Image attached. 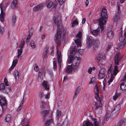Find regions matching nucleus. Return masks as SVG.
Masks as SVG:
<instances>
[{
  "label": "nucleus",
  "instance_id": "nucleus-42",
  "mask_svg": "<svg viewBox=\"0 0 126 126\" xmlns=\"http://www.w3.org/2000/svg\"><path fill=\"white\" fill-rule=\"evenodd\" d=\"M25 44V42L23 41L21 42L20 44L19 45V47L20 49H22L24 47Z\"/></svg>",
  "mask_w": 126,
  "mask_h": 126
},
{
  "label": "nucleus",
  "instance_id": "nucleus-4",
  "mask_svg": "<svg viewBox=\"0 0 126 126\" xmlns=\"http://www.w3.org/2000/svg\"><path fill=\"white\" fill-rule=\"evenodd\" d=\"M106 19H107L101 17L98 19L101 31H102L104 29V25L105 24L107 21Z\"/></svg>",
  "mask_w": 126,
  "mask_h": 126
},
{
  "label": "nucleus",
  "instance_id": "nucleus-6",
  "mask_svg": "<svg viewBox=\"0 0 126 126\" xmlns=\"http://www.w3.org/2000/svg\"><path fill=\"white\" fill-rule=\"evenodd\" d=\"M81 32H79L76 35L77 39L75 40V43L76 44L78 47H81L80 39L81 36Z\"/></svg>",
  "mask_w": 126,
  "mask_h": 126
},
{
  "label": "nucleus",
  "instance_id": "nucleus-56",
  "mask_svg": "<svg viewBox=\"0 0 126 126\" xmlns=\"http://www.w3.org/2000/svg\"><path fill=\"white\" fill-rule=\"evenodd\" d=\"M65 0H59V2L60 5H62L64 2Z\"/></svg>",
  "mask_w": 126,
  "mask_h": 126
},
{
  "label": "nucleus",
  "instance_id": "nucleus-26",
  "mask_svg": "<svg viewBox=\"0 0 126 126\" xmlns=\"http://www.w3.org/2000/svg\"><path fill=\"white\" fill-rule=\"evenodd\" d=\"M43 79L42 73L39 71L38 73V81L39 82H41L42 81Z\"/></svg>",
  "mask_w": 126,
  "mask_h": 126
},
{
  "label": "nucleus",
  "instance_id": "nucleus-48",
  "mask_svg": "<svg viewBox=\"0 0 126 126\" xmlns=\"http://www.w3.org/2000/svg\"><path fill=\"white\" fill-rule=\"evenodd\" d=\"M0 8L1 9V13L0 14V16L4 17V15L5 13H4L3 11L2 8L1 6H0Z\"/></svg>",
  "mask_w": 126,
  "mask_h": 126
},
{
  "label": "nucleus",
  "instance_id": "nucleus-20",
  "mask_svg": "<svg viewBox=\"0 0 126 126\" xmlns=\"http://www.w3.org/2000/svg\"><path fill=\"white\" fill-rule=\"evenodd\" d=\"M41 103L40 107L42 109L49 108L48 105H47L45 102H44V101H42Z\"/></svg>",
  "mask_w": 126,
  "mask_h": 126
},
{
  "label": "nucleus",
  "instance_id": "nucleus-18",
  "mask_svg": "<svg viewBox=\"0 0 126 126\" xmlns=\"http://www.w3.org/2000/svg\"><path fill=\"white\" fill-rule=\"evenodd\" d=\"M120 106L119 104L116 105L112 111L113 113H118L120 109Z\"/></svg>",
  "mask_w": 126,
  "mask_h": 126
},
{
  "label": "nucleus",
  "instance_id": "nucleus-61",
  "mask_svg": "<svg viewBox=\"0 0 126 126\" xmlns=\"http://www.w3.org/2000/svg\"><path fill=\"white\" fill-rule=\"evenodd\" d=\"M48 47L47 46H46L45 48V52L47 53L48 51Z\"/></svg>",
  "mask_w": 126,
  "mask_h": 126
},
{
  "label": "nucleus",
  "instance_id": "nucleus-60",
  "mask_svg": "<svg viewBox=\"0 0 126 126\" xmlns=\"http://www.w3.org/2000/svg\"><path fill=\"white\" fill-rule=\"evenodd\" d=\"M39 96L40 98H41L43 96V93L42 92L40 93H39Z\"/></svg>",
  "mask_w": 126,
  "mask_h": 126
},
{
  "label": "nucleus",
  "instance_id": "nucleus-25",
  "mask_svg": "<svg viewBox=\"0 0 126 126\" xmlns=\"http://www.w3.org/2000/svg\"><path fill=\"white\" fill-rule=\"evenodd\" d=\"M73 69L72 67L71 66L68 65L65 70V72L67 73H69L72 72Z\"/></svg>",
  "mask_w": 126,
  "mask_h": 126
},
{
  "label": "nucleus",
  "instance_id": "nucleus-21",
  "mask_svg": "<svg viewBox=\"0 0 126 126\" xmlns=\"http://www.w3.org/2000/svg\"><path fill=\"white\" fill-rule=\"evenodd\" d=\"M18 62V60L16 59L14 60L12 63V65L9 68V69L10 70L13 69L16 65Z\"/></svg>",
  "mask_w": 126,
  "mask_h": 126
},
{
  "label": "nucleus",
  "instance_id": "nucleus-33",
  "mask_svg": "<svg viewBox=\"0 0 126 126\" xmlns=\"http://www.w3.org/2000/svg\"><path fill=\"white\" fill-rule=\"evenodd\" d=\"M79 22L76 19H75L73 21L72 23V27H74L75 26L78 25Z\"/></svg>",
  "mask_w": 126,
  "mask_h": 126
},
{
  "label": "nucleus",
  "instance_id": "nucleus-2",
  "mask_svg": "<svg viewBox=\"0 0 126 126\" xmlns=\"http://www.w3.org/2000/svg\"><path fill=\"white\" fill-rule=\"evenodd\" d=\"M76 47H72L70 48V55L69 56L67 60L69 63H71L72 59L75 56H76L75 54L77 51Z\"/></svg>",
  "mask_w": 126,
  "mask_h": 126
},
{
  "label": "nucleus",
  "instance_id": "nucleus-1",
  "mask_svg": "<svg viewBox=\"0 0 126 126\" xmlns=\"http://www.w3.org/2000/svg\"><path fill=\"white\" fill-rule=\"evenodd\" d=\"M53 20L54 23L57 26L58 28L56 34L55 35V41L57 45L59 46L60 44L61 41V30L60 29L62 28V25L61 17L59 16L57 17L55 16L53 18Z\"/></svg>",
  "mask_w": 126,
  "mask_h": 126
},
{
  "label": "nucleus",
  "instance_id": "nucleus-10",
  "mask_svg": "<svg viewBox=\"0 0 126 126\" xmlns=\"http://www.w3.org/2000/svg\"><path fill=\"white\" fill-rule=\"evenodd\" d=\"M101 14V17L107 19L108 16L107 10L105 8H103L102 9Z\"/></svg>",
  "mask_w": 126,
  "mask_h": 126
},
{
  "label": "nucleus",
  "instance_id": "nucleus-47",
  "mask_svg": "<svg viewBox=\"0 0 126 126\" xmlns=\"http://www.w3.org/2000/svg\"><path fill=\"white\" fill-rule=\"evenodd\" d=\"M56 55L57 58L61 57V54L60 52V51L58 50L57 52Z\"/></svg>",
  "mask_w": 126,
  "mask_h": 126
},
{
  "label": "nucleus",
  "instance_id": "nucleus-30",
  "mask_svg": "<svg viewBox=\"0 0 126 126\" xmlns=\"http://www.w3.org/2000/svg\"><path fill=\"white\" fill-rule=\"evenodd\" d=\"M53 122L52 120H49L47 121L45 123L46 126H51L53 124Z\"/></svg>",
  "mask_w": 126,
  "mask_h": 126
},
{
  "label": "nucleus",
  "instance_id": "nucleus-45",
  "mask_svg": "<svg viewBox=\"0 0 126 126\" xmlns=\"http://www.w3.org/2000/svg\"><path fill=\"white\" fill-rule=\"evenodd\" d=\"M120 94L116 93L114 96H113V99L115 100L117 98L120 96Z\"/></svg>",
  "mask_w": 126,
  "mask_h": 126
},
{
  "label": "nucleus",
  "instance_id": "nucleus-11",
  "mask_svg": "<svg viewBox=\"0 0 126 126\" xmlns=\"http://www.w3.org/2000/svg\"><path fill=\"white\" fill-rule=\"evenodd\" d=\"M119 3H118L117 4V5H118V12H117L115 14V16L113 17V20L114 22H117L120 19V14L119 12L120 11L119 7L118 5V4H119Z\"/></svg>",
  "mask_w": 126,
  "mask_h": 126
},
{
  "label": "nucleus",
  "instance_id": "nucleus-32",
  "mask_svg": "<svg viewBox=\"0 0 126 126\" xmlns=\"http://www.w3.org/2000/svg\"><path fill=\"white\" fill-rule=\"evenodd\" d=\"M94 91L95 94V95L99 94V91L98 86L96 85L94 88Z\"/></svg>",
  "mask_w": 126,
  "mask_h": 126
},
{
  "label": "nucleus",
  "instance_id": "nucleus-14",
  "mask_svg": "<svg viewBox=\"0 0 126 126\" xmlns=\"http://www.w3.org/2000/svg\"><path fill=\"white\" fill-rule=\"evenodd\" d=\"M100 27H98L96 29L91 31V33L93 35L96 36L99 35L100 32Z\"/></svg>",
  "mask_w": 126,
  "mask_h": 126
},
{
  "label": "nucleus",
  "instance_id": "nucleus-44",
  "mask_svg": "<svg viewBox=\"0 0 126 126\" xmlns=\"http://www.w3.org/2000/svg\"><path fill=\"white\" fill-rule=\"evenodd\" d=\"M61 114V112L58 110H57L56 112V116L57 119L59 118Z\"/></svg>",
  "mask_w": 126,
  "mask_h": 126
},
{
  "label": "nucleus",
  "instance_id": "nucleus-22",
  "mask_svg": "<svg viewBox=\"0 0 126 126\" xmlns=\"http://www.w3.org/2000/svg\"><path fill=\"white\" fill-rule=\"evenodd\" d=\"M43 86L45 89L48 90L49 89V86L48 83L46 81H44L42 83Z\"/></svg>",
  "mask_w": 126,
  "mask_h": 126
},
{
  "label": "nucleus",
  "instance_id": "nucleus-38",
  "mask_svg": "<svg viewBox=\"0 0 126 126\" xmlns=\"http://www.w3.org/2000/svg\"><path fill=\"white\" fill-rule=\"evenodd\" d=\"M29 45L33 48H34L36 47V45L34 44V42L33 41H30Z\"/></svg>",
  "mask_w": 126,
  "mask_h": 126
},
{
  "label": "nucleus",
  "instance_id": "nucleus-24",
  "mask_svg": "<svg viewBox=\"0 0 126 126\" xmlns=\"http://www.w3.org/2000/svg\"><path fill=\"white\" fill-rule=\"evenodd\" d=\"M18 2L17 0H14L11 4V7L13 8H16L17 4Z\"/></svg>",
  "mask_w": 126,
  "mask_h": 126
},
{
  "label": "nucleus",
  "instance_id": "nucleus-16",
  "mask_svg": "<svg viewBox=\"0 0 126 126\" xmlns=\"http://www.w3.org/2000/svg\"><path fill=\"white\" fill-rule=\"evenodd\" d=\"M102 102H95L94 103V107L95 110H97L100 107H102Z\"/></svg>",
  "mask_w": 126,
  "mask_h": 126
},
{
  "label": "nucleus",
  "instance_id": "nucleus-17",
  "mask_svg": "<svg viewBox=\"0 0 126 126\" xmlns=\"http://www.w3.org/2000/svg\"><path fill=\"white\" fill-rule=\"evenodd\" d=\"M113 33L112 31L111 30H109L107 32V36L109 38L111 39L113 37Z\"/></svg>",
  "mask_w": 126,
  "mask_h": 126
},
{
  "label": "nucleus",
  "instance_id": "nucleus-12",
  "mask_svg": "<svg viewBox=\"0 0 126 126\" xmlns=\"http://www.w3.org/2000/svg\"><path fill=\"white\" fill-rule=\"evenodd\" d=\"M6 103L5 98L2 96L0 95V105L1 107L5 106Z\"/></svg>",
  "mask_w": 126,
  "mask_h": 126
},
{
  "label": "nucleus",
  "instance_id": "nucleus-27",
  "mask_svg": "<svg viewBox=\"0 0 126 126\" xmlns=\"http://www.w3.org/2000/svg\"><path fill=\"white\" fill-rule=\"evenodd\" d=\"M10 88H5L4 85V83H1L0 85V90H7V89L10 90Z\"/></svg>",
  "mask_w": 126,
  "mask_h": 126
},
{
  "label": "nucleus",
  "instance_id": "nucleus-15",
  "mask_svg": "<svg viewBox=\"0 0 126 126\" xmlns=\"http://www.w3.org/2000/svg\"><path fill=\"white\" fill-rule=\"evenodd\" d=\"M119 53L118 52L116 54L115 56L114 61L116 65H118L120 62V59L119 58Z\"/></svg>",
  "mask_w": 126,
  "mask_h": 126
},
{
  "label": "nucleus",
  "instance_id": "nucleus-59",
  "mask_svg": "<svg viewBox=\"0 0 126 126\" xmlns=\"http://www.w3.org/2000/svg\"><path fill=\"white\" fill-rule=\"evenodd\" d=\"M113 0H108L107 1V2L109 5H110V4H112L113 3Z\"/></svg>",
  "mask_w": 126,
  "mask_h": 126
},
{
  "label": "nucleus",
  "instance_id": "nucleus-31",
  "mask_svg": "<svg viewBox=\"0 0 126 126\" xmlns=\"http://www.w3.org/2000/svg\"><path fill=\"white\" fill-rule=\"evenodd\" d=\"M24 101V96H23V98L22 99V100L20 103V105L18 107V108L17 109V111H19L21 109L22 106L23 104V102Z\"/></svg>",
  "mask_w": 126,
  "mask_h": 126
},
{
  "label": "nucleus",
  "instance_id": "nucleus-23",
  "mask_svg": "<svg viewBox=\"0 0 126 126\" xmlns=\"http://www.w3.org/2000/svg\"><path fill=\"white\" fill-rule=\"evenodd\" d=\"M14 75L16 80L18 79L19 78V73L17 70H15L14 72Z\"/></svg>",
  "mask_w": 126,
  "mask_h": 126
},
{
  "label": "nucleus",
  "instance_id": "nucleus-53",
  "mask_svg": "<svg viewBox=\"0 0 126 126\" xmlns=\"http://www.w3.org/2000/svg\"><path fill=\"white\" fill-rule=\"evenodd\" d=\"M53 68L54 70H55L57 68L56 62L55 61H53Z\"/></svg>",
  "mask_w": 126,
  "mask_h": 126
},
{
  "label": "nucleus",
  "instance_id": "nucleus-51",
  "mask_svg": "<svg viewBox=\"0 0 126 126\" xmlns=\"http://www.w3.org/2000/svg\"><path fill=\"white\" fill-rule=\"evenodd\" d=\"M8 81L7 79L6 78H5L4 79V83L6 86H8L9 84L8 83Z\"/></svg>",
  "mask_w": 126,
  "mask_h": 126
},
{
  "label": "nucleus",
  "instance_id": "nucleus-62",
  "mask_svg": "<svg viewBox=\"0 0 126 126\" xmlns=\"http://www.w3.org/2000/svg\"><path fill=\"white\" fill-rule=\"evenodd\" d=\"M30 38L29 36H28L26 39V42L27 43H28L29 41L30 40Z\"/></svg>",
  "mask_w": 126,
  "mask_h": 126
},
{
  "label": "nucleus",
  "instance_id": "nucleus-36",
  "mask_svg": "<svg viewBox=\"0 0 126 126\" xmlns=\"http://www.w3.org/2000/svg\"><path fill=\"white\" fill-rule=\"evenodd\" d=\"M16 21V16H14L12 18V25L14 26Z\"/></svg>",
  "mask_w": 126,
  "mask_h": 126
},
{
  "label": "nucleus",
  "instance_id": "nucleus-9",
  "mask_svg": "<svg viewBox=\"0 0 126 126\" xmlns=\"http://www.w3.org/2000/svg\"><path fill=\"white\" fill-rule=\"evenodd\" d=\"M105 54L103 52H100L98 53L96 57L98 61L104 59L105 58Z\"/></svg>",
  "mask_w": 126,
  "mask_h": 126
},
{
  "label": "nucleus",
  "instance_id": "nucleus-19",
  "mask_svg": "<svg viewBox=\"0 0 126 126\" xmlns=\"http://www.w3.org/2000/svg\"><path fill=\"white\" fill-rule=\"evenodd\" d=\"M43 4H40L34 7L33 9L34 11H37L41 9L43 7Z\"/></svg>",
  "mask_w": 126,
  "mask_h": 126
},
{
  "label": "nucleus",
  "instance_id": "nucleus-49",
  "mask_svg": "<svg viewBox=\"0 0 126 126\" xmlns=\"http://www.w3.org/2000/svg\"><path fill=\"white\" fill-rule=\"evenodd\" d=\"M122 119L121 120L119 121L118 122V124H117V126H120L121 125H122L123 124V121H122Z\"/></svg>",
  "mask_w": 126,
  "mask_h": 126
},
{
  "label": "nucleus",
  "instance_id": "nucleus-46",
  "mask_svg": "<svg viewBox=\"0 0 126 126\" xmlns=\"http://www.w3.org/2000/svg\"><path fill=\"white\" fill-rule=\"evenodd\" d=\"M114 78V77L113 76H111L110 77V78L109 79V81H108V84L109 85H110V83L112 82L113 79Z\"/></svg>",
  "mask_w": 126,
  "mask_h": 126
},
{
  "label": "nucleus",
  "instance_id": "nucleus-58",
  "mask_svg": "<svg viewBox=\"0 0 126 126\" xmlns=\"http://www.w3.org/2000/svg\"><path fill=\"white\" fill-rule=\"evenodd\" d=\"M0 20L2 22H3L4 20V17L0 16Z\"/></svg>",
  "mask_w": 126,
  "mask_h": 126
},
{
  "label": "nucleus",
  "instance_id": "nucleus-57",
  "mask_svg": "<svg viewBox=\"0 0 126 126\" xmlns=\"http://www.w3.org/2000/svg\"><path fill=\"white\" fill-rule=\"evenodd\" d=\"M4 31V29L2 27H0V32L1 34H2Z\"/></svg>",
  "mask_w": 126,
  "mask_h": 126
},
{
  "label": "nucleus",
  "instance_id": "nucleus-28",
  "mask_svg": "<svg viewBox=\"0 0 126 126\" xmlns=\"http://www.w3.org/2000/svg\"><path fill=\"white\" fill-rule=\"evenodd\" d=\"M119 72V70L118 69L117 65H115L114 66V69L113 71V75L115 76Z\"/></svg>",
  "mask_w": 126,
  "mask_h": 126
},
{
  "label": "nucleus",
  "instance_id": "nucleus-37",
  "mask_svg": "<svg viewBox=\"0 0 126 126\" xmlns=\"http://www.w3.org/2000/svg\"><path fill=\"white\" fill-rule=\"evenodd\" d=\"M11 116L10 115H7L5 118L6 121L8 122H9L11 120Z\"/></svg>",
  "mask_w": 126,
  "mask_h": 126
},
{
  "label": "nucleus",
  "instance_id": "nucleus-3",
  "mask_svg": "<svg viewBox=\"0 0 126 126\" xmlns=\"http://www.w3.org/2000/svg\"><path fill=\"white\" fill-rule=\"evenodd\" d=\"M80 58L79 55L77 56H75L72 59L71 62L70 63H72V65L74 66V70H76L79 67V63L80 62Z\"/></svg>",
  "mask_w": 126,
  "mask_h": 126
},
{
  "label": "nucleus",
  "instance_id": "nucleus-39",
  "mask_svg": "<svg viewBox=\"0 0 126 126\" xmlns=\"http://www.w3.org/2000/svg\"><path fill=\"white\" fill-rule=\"evenodd\" d=\"M120 88L122 90L126 91V85L122 83L120 85Z\"/></svg>",
  "mask_w": 126,
  "mask_h": 126
},
{
  "label": "nucleus",
  "instance_id": "nucleus-8",
  "mask_svg": "<svg viewBox=\"0 0 126 126\" xmlns=\"http://www.w3.org/2000/svg\"><path fill=\"white\" fill-rule=\"evenodd\" d=\"M93 39L92 36H88L86 40V47H89L92 46L93 44Z\"/></svg>",
  "mask_w": 126,
  "mask_h": 126
},
{
  "label": "nucleus",
  "instance_id": "nucleus-63",
  "mask_svg": "<svg viewBox=\"0 0 126 126\" xmlns=\"http://www.w3.org/2000/svg\"><path fill=\"white\" fill-rule=\"evenodd\" d=\"M34 69L36 71H37L38 70V67L37 65H35V66L34 67Z\"/></svg>",
  "mask_w": 126,
  "mask_h": 126
},
{
  "label": "nucleus",
  "instance_id": "nucleus-55",
  "mask_svg": "<svg viewBox=\"0 0 126 126\" xmlns=\"http://www.w3.org/2000/svg\"><path fill=\"white\" fill-rule=\"evenodd\" d=\"M113 46V45L112 44L110 45L109 44L108 45V47L107 49V51H109V50L111 48V47H112V46Z\"/></svg>",
  "mask_w": 126,
  "mask_h": 126
},
{
  "label": "nucleus",
  "instance_id": "nucleus-50",
  "mask_svg": "<svg viewBox=\"0 0 126 126\" xmlns=\"http://www.w3.org/2000/svg\"><path fill=\"white\" fill-rule=\"evenodd\" d=\"M53 5V3L52 2H50L48 3L47 5V7L48 8H50Z\"/></svg>",
  "mask_w": 126,
  "mask_h": 126
},
{
  "label": "nucleus",
  "instance_id": "nucleus-54",
  "mask_svg": "<svg viewBox=\"0 0 126 126\" xmlns=\"http://www.w3.org/2000/svg\"><path fill=\"white\" fill-rule=\"evenodd\" d=\"M95 78H92L91 79V81L89 82L90 84H91L94 83L95 82Z\"/></svg>",
  "mask_w": 126,
  "mask_h": 126
},
{
  "label": "nucleus",
  "instance_id": "nucleus-41",
  "mask_svg": "<svg viewBox=\"0 0 126 126\" xmlns=\"http://www.w3.org/2000/svg\"><path fill=\"white\" fill-rule=\"evenodd\" d=\"M18 54L17 55V57L18 58H19V57L21 55L22 52L23 50L22 49H18L17 50Z\"/></svg>",
  "mask_w": 126,
  "mask_h": 126
},
{
  "label": "nucleus",
  "instance_id": "nucleus-34",
  "mask_svg": "<svg viewBox=\"0 0 126 126\" xmlns=\"http://www.w3.org/2000/svg\"><path fill=\"white\" fill-rule=\"evenodd\" d=\"M58 60V62L59 65V68H61V66L62 65V57H59L57 58Z\"/></svg>",
  "mask_w": 126,
  "mask_h": 126
},
{
  "label": "nucleus",
  "instance_id": "nucleus-43",
  "mask_svg": "<svg viewBox=\"0 0 126 126\" xmlns=\"http://www.w3.org/2000/svg\"><path fill=\"white\" fill-rule=\"evenodd\" d=\"M86 126H93V125L88 121L86 122L85 123ZM82 126H85V125H83Z\"/></svg>",
  "mask_w": 126,
  "mask_h": 126
},
{
  "label": "nucleus",
  "instance_id": "nucleus-64",
  "mask_svg": "<svg viewBox=\"0 0 126 126\" xmlns=\"http://www.w3.org/2000/svg\"><path fill=\"white\" fill-rule=\"evenodd\" d=\"M123 122V124L124 125H126V119L125 118H123L122 119Z\"/></svg>",
  "mask_w": 126,
  "mask_h": 126
},
{
  "label": "nucleus",
  "instance_id": "nucleus-7",
  "mask_svg": "<svg viewBox=\"0 0 126 126\" xmlns=\"http://www.w3.org/2000/svg\"><path fill=\"white\" fill-rule=\"evenodd\" d=\"M106 72V70L105 68H103L101 69L98 75V79H103L105 76Z\"/></svg>",
  "mask_w": 126,
  "mask_h": 126
},
{
  "label": "nucleus",
  "instance_id": "nucleus-29",
  "mask_svg": "<svg viewBox=\"0 0 126 126\" xmlns=\"http://www.w3.org/2000/svg\"><path fill=\"white\" fill-rule=\"evenodd\" d=\"M92 120L94 122V126H99V122L97 121L96 119L94 118H92Z\"/></svg>",
  "mask_w": 126,
  "mask_h": 126
},
{
  "label": "nucleus",
  "instance_id": "nucleus-52",
  "mask_svg": "<svg viewBox=\"0 0 126 126\" xmlns=\"http://www.w3.org/2000/svg\"><path fill=\"white\" fill-rule=\"evenodd\" d=\"M50 96V93L48 92L45 95V98L46 99H49Z\"/></svg>",
  "mask_w": 126,
  "mask_h": 126
},
{
  "label": "nucleus",
  "instance_id": "nucleus-35",
  "mask_svg": "<svg viewBox=\"0 0 126 126\" xmlns=\"http://www.w3.org/2000/svg\"><path fill=\"white\" fill-rule=\"evenodd\" d=\"M99 94L97 95H95V97L96 99V100L98 102H101V100H102V98L101 97H100L99 96Z\"/></svg>",
  "mask_w": 126,
  "mask_h": 126
},
{
  "label": "nucleus",
  "instance_id": "nucleus-5",
  "mask_svg": "<svg viewBox=\"0 0 126 126\" xmlns=\"http://www.w3.org/2000/svg\"><path fill=\"white\" fill-rule=\"evenodd\" d=\"M120 42L119 44V47L121 48H123L126 44V37L124 38L120 36L119 38Z\"/></svg>",
  "mask_w": 126,
  "mask_h": 126
},
{
  "label": "nucleus",
  "instance_id": "nucleus-13",
  "mask_svg": "<svg viewBox=\"0 0 126 126\" xmlns=\"http://www.w3.org/2000/svg\"><path fill=\"white\" fill-rule=\"evenodd\" d=\"M49 110H45L41 111V113L42 115V118L43 121L45 120L46 116L49 114Z\"/></svg>",
  "mask_w": 126,
  "mask_h": 126
},
{
  "label": "nucleus",
  "instance_id": "nucleus-40",
  "mask_svg": "<svg viewBox=\"0 0 126 126\" xmlns=\"http://www.w3.org/2000/svg\"><path fill=\"white\" fill-rule=\"evenodd\" d=\"M80 87H78L76 89L75 92V94L74 96V97H76L77 94L78 93L80 90Z\"/></svg>",
  "mask_w": 126,
  "mask_h": 126
}]
</instances>
